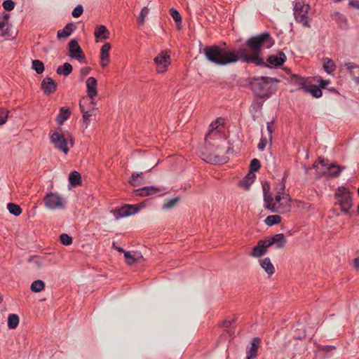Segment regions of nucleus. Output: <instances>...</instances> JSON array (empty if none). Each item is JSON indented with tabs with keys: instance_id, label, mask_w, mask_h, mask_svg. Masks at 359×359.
<instances>
[{
	"instance_id": "nucleus-1",
	"label": "nucleus",
	"mask_w": 359,
	"mask_h": 359,
	"mask_svg": "<svg viewBox=\"0 0 359 359\" xmlns=\"http://www.w3.org/2000/svg\"><path fill=\"white\" fill-rule=\"evenodd\" d=\"M274 39L271 34L264 32L258 35L250 37L245 43L251 53L245 48H233L227 50L226 43L224 46L212 45L204 47L203 53L205 58L210 62L218 66H225L236 63L238 61L252 63L255 65H265L264 59L261 57L262 47L270 48L274 45Z\"/></svg>"
},
{
	"instance_id": "nucleus-2",
	"label": "nucleus",
	"mask_w": 359,
	"mask_h": 359,
	"mask_svg": "<svg viewBox=\"0 0 359 359\" xmlns=\"http://www.w3.org/2000/svg\"><path fill=\"white\" fill-rule=\"evenodd\" d=\"M276 78L268 76L255 77L250 82V86L254 93L261 98H269L277 90L273 83H278Z\"/></svg>"
},
{
	"instance_id": "nucleus-3",
	"label": "nucleus",
	"mask_w": 359,
	"mask_h": 359,
	"mask_svg": "<svg viewBox=\"0 0 359 359\" xmlns=\"http://www.w3.org/2000/svg\"><path fill=\"white\" fill-rule=\"evenodd\" d=\"M287 240L283 233H277L269 240H259L257 245L252 248L250 255L259 257L266 253L268 248L274 245L276 248H283Z\"/></svg>"
},
{
	"instance_id": "nucleus-4",
	"label": "nucleus",
	"mask_w": 359,
	"mask_h": 359,
	"mask_svg": "<svg viewBox=\"0 0 359 359\" xmlns=\"http://www.w3.org/2000/svg\"><path fill=\"white\" fill-rule=\"evenodd\" d=\"M344 169V167H340L335 163H329L327 158L318 157V164L316 165V178L327 176L337 177Z\"/></svg>"
},
{
	"instance_id": "nucleus-5",
	"label": "nucleus",
	"mask_w": 359,
	"mask_h": 359,
	"mask_svg": "<svg viewBox=\"0 0 359 359\" xmlns=\"http://www.w3.org/2000/svg\"><path fill=\"white\" fill-rule=\"evenodd\" d=\"M335 204L340 207L344 214H348L353 205L352 192L344 186L339 187L334 191Z\"/></svg>"
},
{
	"instance_id": "nucleus-6",
	"label": "nucleus",
	"mask_w": 359,
	"mask_h": 359,
	"mask_svg": "<svg viewBox=\"0 0 359 359\" xmlns=\"http://www.w3.org/2000/svg\"><path fill=\"white\" fill-rule=\"evenodd\" d=\"M282 180L283 181L280 184V188L275 196V202L273 201L275 209L277 211H271V212L283 214L289 212L291 208L290 195L287 194L285 196L284 194L285 188L284 182L285 176L283 177Z\"/></svg>"
},
{
	"instance_id": "nucleus-7",
	"label": "nucleus",
	"mask_w": 359,
	"mask_h": 359,
	"mask_svg": "<svg viewBox=\"0 0 359 359\" xmlns=\"http://www.w3.org/2000/svg\"><path fill=\"white\" fill-rule=\"evenodd\" d=\"M311 77L304 78L298 74H292L290 82L297 88L290 91L294 92L295 90H302L305 93H309L314 97V84L311 83Z\"/></svg>"
},
{
	"instance_id": "nucleus-8",
	"label": "nucleus",
	"mask_w": 359,
	"mask_h": 359,
	"mask_svg": "<svg viewBox=\"0 0 359 359\" xmlns=\"http://www.w3.org/2000/svg\"><path fill=\"white\" fill-rule=\"evenodd\" d=\"M310 6L303 1H296L294 5V15L297 22L302 23L304 27H310L308 12Z\"/></svg>"
},
{
	"instance_id": "nucleus-9",
	"label": "nucleus",
	"mask_w": 359,
	"mask_h": 359,
	"mask_svg": "<svg viewBox=\"0 0 359 359\" xmlns=\"http://www.w3.org/2000/svg\"><path fill=\"white\" fill-rule=\"evenodd\" d=\"M67 137H70L71 147L74 145V140L72 137L68 133ZM50 142L54 144V147L62 151L64 154H67L69 151V148L67 145V139L65 135L60 133L59 132H54L50 136Z\"/></svg>"
},
{
	"instance_id": "nucleus-10",
	"label": "nucleus",
	"mask_w": 359,
	"mask_h": 359,
	"mask_svg": "<svg viewBox=\"0 0 359 359\" xmlns=\"http://www.w3.org/2000/svg\"><path fill=\"white\" fill-rule=\"evenodd\" d=\"M43 203L46 208L50 210L65 208V201L57 193L48 192L43 198Z\"/></svg>"
},
{
	"instance_id": "nucleus-11",
	"label": "nucleus",
	"mask_w": 359,
	"mask_h": 359,
	"mask_svg": "<svg viewBox=\"0 0 359 359\" xmlns=\"http://www.w3.org/2000/svg\"><path fill=\"white\" fill-rule=\"evenodd\" d=\"M69 55L80 62L86 63L85 54L76 39H72L68 43Z\"/></svg>"
},
{
	"instance_id": "nucleus-12",
	"label": "nucleus",
	"mask_w": 359,
	"mask_h": 359,
	"mask_svg": "<svg viewBox=\"0 0 359 359\" xmlns=\"http://www.w3.org/2000/svg\"><path fill=\"white\" fill-rule=\"evenodd\" d=\"M142 207L143 205L141 203L136 205L126 204L119 208L115 209L114 216L116 218L130 216L139 212Z\"/></svg>"
},
{
	"instance_id": "nucleus-13",
	"label": "nucleus",
	"mask_w": 359,
	"mask_h": 359,
	"mask_svg": "<svg viewBox=\"0 0 359 359\" xmlns=\"http://www.w3.org/2000/svg\"><path fill=\"white\" fill-rule=\"evenodd\" d=\"M270 184L268 182L262 183V189L264 195V207L269 211H277L273 204V198L270 193Z\"/></svg>"
},
{
	"instance_id": "nucleus-14",
	"label": "nucleus",
	"mask_w": 359,
	"mask_h": 359,
	"mask_svg": "<svg viewBox=\"0 0 359 359\" xmlns=\"http://www.w3.org/2000/svg\"><path fill=\"white\" fill-rule=\"evenodd\" d=\"M287 57L285 54L280 51L278 55H271L266 58V62H264L265 65L261 66L271 68L272 67H280L286 61Z\"/></svg>"
},
{
	"instance_id": "nucleus-15",
	"label": "nucleus",
	"mask_w": 359,
	"mask_h": 359,
	"mask_svg": "<svg viewBox=\"0 0 359 359\" xmlns=\"http://www.w3.org/2000/svg\"><path fill=\"white\" fill-rule=\"evenodd\" d=\"M170 51L163 50L154 58V62L158 68V72H164L168 66L170 64Z\"/></svg>"
},
{
	"instance_id": "nucleus-16",
	"label": "nucleus",
	"mask_w": 359,
	"mask_h": 359,
	"mask_svg": "<svg viewBox=\"0 0 359 359\" xmlns=\"http://www.w3.org/2000/svg\"><path fill=\"white\" fill-rule=\"evenodd\" d=\"M165 190V188L157 187L154 186H147L134 190V194L136 196L143 197L157 194Z\"/></svg>"
},
{
	"instance_id": "nucleus-17",
	"label": "nucleus",
	"mask_w": 359,
	"mask_h": 359,
	"mask_svg": "<svg viewBox=\"0 0 359 359\" xmlns=\"http://www.w3.org/2000/svg\"><path fill=\"white\" fill-rule=\"evenodd\" d=\"M261 345V339L254 337L250 347L246 349V359H255L257 356L258 348Z\"/></svg>"
},
{
	"instance_id": "nucleus-18",
	"label": "nucleus",
	"mask_w": 359,
	"mask_h": 359,
	"mask_svg": "<svg viewBox=\"0 0 359 359\" xmlns=\"http://www.w3.org/2000/svg\"><path fill=\"white\" fill-rule=\"evenodd\" d=\"M97 80L94 77L90 76L88 79H87V80H86L87 94H88V96L91 100L90 104L92 105H93L95 104L93 102V100L97 95Z\"/></svg>"
},
{
	"instance_id": "nucleus-19",
	"label": "nucleus",
	"mask_w": 359,
	"mask_h": 359,
	"mask_svg": "<svg viewBox=\"0 0 359 359\" xmlns=\"http://www.w3.org/2000/svg\"><path fill=\"white\" fill-rule=\"evenodd\" d=\"M41 89L43 90L44 94L50 95L53 93L57 90L56 82L50 77L46 76L41 82Z\"/></svg>"
},
{
	"instance_id": "nucleus-20",
	"label": "nucleus",
	"mask_w": 359,
	"mask_h": 359,
	"mask_svg": "<svg viewBox=\"0 0 359 359\" xmlns=\"http://www.w3.org/2000/svg\"><path fill=\"white\" fill-rule=\"evenodd\" d=\"M111 49V44L109 43H105L100 49V65L102 67H105L109 65L110 62L109 60V50Z\"/></svg>"
},
{
	"instance_id": "nucleus-21",
	"label": "nucleus",
	"mask_w": 359,
	"mask_h": 359,
	"mask_svg": "<svg viewBox=\"0 0 359 359\" xmlns=\"http://www.w3.org/2000/svg\"><path fill=\"white\" fill-rule=\"evenodd\" d=\"M109 32L104 25H100L96 26L94 35L97 41H102L109 38Z\"/></svg>"
},
{
	"instance_id": "nucleus-22",
	"label": "nucleus",
	"mask_w": 359,
	"mask_h": 359,
	"mask_svg": "<svg viewBox=\"0 0 359 359\" xmlns=\"http://www.w3.org/2000/svg\"><path fill=\"white\" fill-rule=\"evenodd\" d=\"M76 28V26L73 22H69L63 29L57 31V36L58 39L67 38L72 34Z\"/></svg>"
},
{
	"instance_id": "nucleus-23",
	"label": "nucleus",
	"mask_w": 359,
	"mask_h": 359,
	"mask_svg": "<svg viewBox=\"0 0 359 359\" xmlns=\"http://www.w3.org/2000/svg\"><path fill=\"white\" fill-rule=\"evenodd\" d=\"M70 109L67 107H62L60 109L59 114H57L55 121L60 126H62L65 121L70 117Z\"/></svg>"
},
{
	"instance_id": "nucleus-24",
	"label": "nucleus",
	"mask_w": 359,
	"mask_h": 359,
	"mask_svg": "<svg viewBox=\"0 0 359 359\" xmlns=\"http://www.w3.org/2000/svg\"><path fill=\"white\" fill-rule=\"evenodd\" d=\"M255 175L254 173H248V175L238 182V187L243 188L245 190H248L250 187L255 180Z\"/></svg>"
},
{
	"instance_id": "nucleus-25",
	"label": "nucleus",
	"mask_w": 359,
	"mask_h": 359,
	"mask_svg": "<svg viewBox=\"0 0 359 359\" xmlns=\"http://www.w3.org/2000/svg\"><path fill=\"white\" fill-rule=\"evenodd\" d=\"M124 257L126 259V262L128 265H133L135 262L140 261V259H142V255L139 252H135L134 255H132L130 252L127 251L124 252Z\"/></svg>"
},
{
	"instance_id": "nucleus-26",
	"label": "nucleus",
	"mask_w": 359,
	"mask_h": 359,
	"mask_svg": "<svg viewBox=\"0 0 359 359\" xmlns=\"http://www.w3.org/2000/svg\"><path fill=\"white\" fill-rule=\"evenodd\" d=\"M84 100H85V99L83 98V100L80 101L79 108L82 113L83 124H85L86 127H87L90 123L89 118L93 115V111H94V109L92 108L91 109H89V110H85L84 106L83 104V102Z\"/></svg>"
},
{
	"instance_id": "nucleus-27",
	"label": "nucleus",
	"mask_w": 359,
	"mask_h": 359,
	"mask_svg": "<svg viewBox=\"0 0 359 359\" xmlns=\"http://www.w3.org/2000/svg\"><path fill=\"white\" fill-rule=\"evenodd\" d=\"M143 172H133L128 182L133 187H139L143 183Z\"/></svg>"
},
{
	"instance_id": "nucleus-28",
	"label": "nucleus",
	"mask_w": 359,
	"mask_h": 359,
	"mask_svg": "<svg viewBox=\"0 0 359 359\" xmlns=\"http://www.w3.org/2000/svg\"><path fill=\"white\" fill-rule=\"evenodd\" d=\"M323 67L326 73L332 74L336 69V65L332 60L325 57L323 59Z\"/></svg>"
},
{
	"instance_id": "nucleus-29",
	"label": "nucleus",
	"mask_w": 359,
	"mask_h": 359,
	"mask_svg": "<svg viewBox=\"0 0 359 359\" xmlns=\"http://www.w3.org/2000/svg\"><path fill=\"white\" fill-rule=\"evenodd\" d=\"M318 82L319 83V85L318 86H316V98L322 97V90H324L325 91V90L327 88V86L330 83V80H324L322 79H318Z\"/></svg>"
},
{
	"instance_id": "nucleus-30",
	"label": "nucleus",
	"mask_w": 359,
	"mask_h": 359,
	"mask_svg": "<svg viewBox=\"0 0 359 359\" xmlns=\"http://www.w3.org/2000/svg\"><path fill=\"white\" fill-rule=\"evenodd\" d=\"M72 65L69 62H65L62 65H60L57 68L56 73L58 75L67 76L72 72Z\"/></svg>"
},
{
	"instance_id": "nucleus-31",
	"label": "nucleus",
	"mask_w": 359,
	"mask_h": 359,
	"mask_svg": "<svg viewBox=\"0 0 359 359\" xmlns=\"http://www.w3.org/2000/svg\"><path fill=\"white\" fill-rule=\"evenodd\" d=\"M69 182L74 187L81 185L82 183L81 174L76 170L72 171L69 175Z\"/></svg>"
},
{
	"instance_id": "nucleus-32",
	"label": "nucleus",
	"mask_w": 359,
	"mask_h": 359,
	"mask_svg": "<svg viewBox=\"0 0 359 359\" xmlns=\"http://www.w3.org/2000/svg\"><path fill=\"white\" fill-rule=\"evenodd\" d=\"M260 265L264 271L269 274L272 275L275 272V269L269 257L260 260Z\"/></svg>"
},
{
	"instance_id": "nucleus-33",
	"label": "nucleus",
	"mask_w": 359,
	"mask_h": 359,
	"mask_svg": "<svg viewBox=\"0 0 359 359\" xmlns=\"http://www.w3.org/2000/svg\"><path fill=\"white\" fill-rule=\"evenodd\" d=\"M280 222L281 217L278 215H269L264 220L265 224L269 226L278 224Z\"/></svg>"
},
{
	"instance_id": "nucleus-34",
	"label": "nucleus",
	"mask_w": 359,
	"mask_h": 359,
	"mask_svg": "<svg viewBox=\"0 0 359 359\" xmlns=\"http://www.w3.org/2000/svg\"><path fill=\"white\" fill-rule=\"evenodd\" d=\"M7 208L9 212L15 216H19L22 213V208L18 204L8 203Z\"/></svg>"
},
{
	"instance_id": "nucleus-35",
	"label": "nucleus",
	"mask_w": 359,
	"mask_h": 359,
	"mask_svg": "<svg viewBox=\"0 0 359 359\" xmlns=\"http://www.w3.org/2000/svg\"><path fill=\"white\" fill-rule=\"evenodd\" d=\"M45 288V283L41 280H34L31 285V290L34 292H40Z\"/></svg>"
},
{
	"instance_id": "nucleus-36",
	"label": "nucleus",
	"mask_w": 359,
	"mask_h": 359,
	"mask_svg": "<svg viewBox=\"0 0 359 359\" xmlns=\"http://www.w3.org/2000/svg\"><path fill=\"white\" fill-rule=\"evenodd\" d=\"M19 324V317L16 314H10L8 317V326L10 329H15Z\"/></svg>"
},
{
	"instance_id": "nucleus-37",
	"label": "nucleus",
	"mask_w": 359,
	"mask_h": 359,
	"mask_svg": "<svg viewBox=\"0 0 359 359\" xmlns=\"http://www.w3.org/2000/svg\"><path fill=\"white\" fill-rule=\"evenodd\" d=\"M332 350V348L330 346H327V347L318 346L316 348V356H318L320 358L327 357L330 355L328 354V352Z\"/></svg>"
},
{
	"instance_id": "nucleus-38",
	"label": "nucleus",
	"mask_w": 359,
	"mask_h": 359,
	"mask_svg": "<svg viewBox=\"0 0 359 359\" xmlns=\"http://www.w3.org/2000/svg\"><path fill=\"white\" fill-rule=\"evenodd\" d=\"M32 69L38 74H41L44 72V64L39 60H32Z\"/></svg>"
},
{
	"instance_id": "nucleus-39",
	"label": "nucleus",
	"mask_w": 359,
	"mask_h": 359,
	"mask_svg": "<svg viewBox=\"0 0 359 359\" xmlns=\"http://www.w3.org/2000/svg\"><path fill=\"white\" fill-rule=\"evenodd\" d=\"M261 167L260 161L257 158H253L250 161V170L248 173H254L255 172H257L259 170V169Z\"/></svg>"
},
{
	"instance_id": "nucleus-40",
	"label": "nucleus",
	"mask_w": 359,
	"mask_h": 359,
	"mask_svg": "<svg viewBox=\"0 0 359 359\" xmlns=\"http://www.w3.org/2000/svg\"><path fill=\"white\" fill-rule=\"evenodd\" d=\"M180 200V197H175L173 198H170L167 200L163 205V209H170L173 208L177 203Z\"/></svg>"
},
{
	"instance_id": "nucleus-41",
	"label": "nucleus",
	"mask_w": 359,
	"mask_h": 359,
	"mask_svg": "<svg viewBox=\"0 0 359 359\" xmlns=\"http://www.w3.org/2000/svg\"><path fill=\"white\" fill-rule=\"evenodd\" d=\"M170 14L173 18V20L175 21L177 25L181 24L182 22V17L180 13L175 10V8H170Z\"/></svg>"
},
{
	"instance_id": "nucleus-42",
	"label": "nucleus",
	"mask_w": 359,
	"mask_h": 359,
	"mask_svg": "<svg viewBox=\"0 0 359 359\" xmlns=\"http://www.w3.org/2000/svg\"><path fill=\"white\" fill-rule=\"evenodd\" d=\"M149 13V9L147 7H144L142 8L140 15L137 18V22L140 25H143L144 24V18Z\"/></svg>"
},
{
	"instance_id": "nucleus-43",
	"label": "nucleus",
	"mask_w": 359,
	"mask_h": 359,
	"mask_svg": "<svg viewBox=\"0 0 359 359\" xmlns=\"http://www.w3.org/2000/svg\"><path fill=\"white\" fill-rule=\"evenodd\" d=\"M60 240L64 245H70L72 243V238L67 233H62L60 236Z\"/></svg>"
},
{
	"instance_id": "nucleus-44",
	"label": "nucleus",
	"mask_w": 359,
	"mask_h": 359,
	"mask_svg": "<svg viewBox=\"0 0 359 359\" xmlns=\"http://www.w3.org/2000/svg\"><path fill=\"white\" fill-rule=\"evenodd\" d=\"M29 262H34L37 268H41L43 266L42 259L37 255H32L28 259Z\"/></svg>"
},
{
	"instance_id": "nucleus-45",
	"label": "nucleus",
	"mask_w": 359,
	"mask_h": 359,
	"mask_svg": "<svg viewBox=\"0 0 359 359\" xmlns=\"http://www.w3.org/2000/svg\"><path fill=\"white\" fill-rule=\"evenodd\" d=\"M83 6L81 5H78L72 11V15L74 18H79L83 14Z\"/></svg>"
},
{
	"instance_id": "nucleus-46",
	"label": "nucleus",
	"mask_w": 359,
	"mask_h": 359,
	"mask_svg": "<svg viewBox=\"0 0 359 359\" xmlns=\"http://www.w3.org/2000/svg\"><path fill=\"white\" fill-rule=\"evenodd\" d=\"M344 67L349 71V74L351 76H353V75H354L353 69H356V68H359V65H358L353 62L345 63Z\"/></svg>"
},
{
	"instance_id": "nucleus-47",
	"label": "nucleus",
	"mask_w": 359,
	"mask_h": 359,
	"mask_svg": "<svg viewBox=\"0 0 359 359\" xmlns=\"http://www.w3.org/2000/svg\"><path fill=\"white\" fill-rule=\"evenodd\" d=\"M3 7L6 11H11L15 7V3L13 0H6L3 3Z\"/></svg>"
},
{
	"instance_id": "nucleus-48",
	"label": "nucleus",
	"mask_w": 359,
	"mask_h": 359,
	"mask_svg": "<svg viewBox=\"0 0 359 359\" xmlns=\"http://www.w3.org/2000/svg\"><path fill=\"white\" fill-rule=\"evenodd\" d=\"M9 111L8 110L3 109L0 114V126L4 124L8 118V114Z\"/></svg>"
},
{
	"instance_id": "nucleus-49",
	"label": "nucleus",
	"mask_w": 359,
	"mask_h": 359,
	"mask_svg": "<svg viewBox=\"0 0 359 359\" xmlns=\"http://www.w3.org/2000/svg\"><path fill=\"white\" fill-rule=\"evenodd\" d=\"M210 161H213L215 163H224L226 162V157L215 156L213 158H210Z\"/></svg>"
},
{
	"instance_id": "nucleus-50",
	"label": "nucleus",
	"mask_w": 359,
	"mask_h": 359,
	"mask_svg": "<svg viewBox=\"0 0 359 359\" xmlns=\"http://www.w3.org/2000/svg\"><path fill=\"white\" fill-rule=\"evenodd\" d=\"M266 144H267V140L266 137H262L260 139V141L258 144V149L261 151H263L266 146Z\"/></svg>"
},
{
	"instance_id": "nucleus-51",
	"label": "nucleus",
	"mask_w": 359,
	"mask_h": 359,
	"mask_svg": "<svg viewBox=\"0 0 359 359\" xmlns=\"http://www.w3.org/2000/svg\"><path fill=\"white\" fill-rule=\"evenodd\" d=\"M273 121H271L270 122H268L267 123V130L269 131V135H270V138L271 139L272 138V133L274 130V128H273Z\"/></svg>"
},
{
	"instance_id": "nucleus-52",
	"label": "nucleus",
	"mask_w": 359,
	"mask_h": 359,
	"mask_svg": "<svg viewBox=\"0 0 359 359\" xmlns=\"http://www.w3.org/2000/svg\"><path fill=\"white\" fill-rule=\"evenodd\" d=\"M234 323V321H231V320H224L222 322V323L220 324V326L221 327H229L231 324Z\"/></svg>"
},
{
	"instance_id": "nucleus-53",
	"label": "nucleus",
	"mask_w": 359,
	"mask_h": 359,
	"mask_svg": "<svg viewBox=\"0 0 359 359\" xmlns=\"http://www.w3.org/2000/svg\"><path fill=\"white\" fill-rule=\"evenodd\" d=\"M10 15L8 13H4L3 18L1 22H4V27L8 24Z\"/></svg>"
},
{
	"instance_id": "nucleus-54",
	"label": "nucleus",
	"mask_w": 359,
	"mask_h": 359,
	"mask_svg": "<svg viewBox=\"0 0 359 359\" xmlns=\"http://www.w3.org/2000/svg\"><path fill=\"white\" fill-rule=\"evenodd\" d=\"M349 4L359 10V0H352L349 1Z\"/></svg>"
},
{
	"instance_id": "nucleus-55",
	"label": "nucleus",
	"mask_w": 359,
	"mask_h": 359,
	"mask_svg": "<svg viewBox=\"0 0 359 359\" xmlns=\"http://www.w3.org/2000/svg\"><path fill=\"white\" fill-rule=\"evenodd\" d=\"M325 92L334 93V94H336V95H338V94H339V92L337 91V90L335 88H334V87L327 88L325 90Z\"/></svg>"
},
{
	"instance_id": "nucleus-56",
	"label": "nucleus",
	"mask_w": 359,
	"mask_h": 359,
	"mask_svg": "<svg viewBox=\"0 0 359 359\" xmlns=\"http://www.w3.org/2000/svg\"><path fill=\"white\" fill-rule=\"evenodd\" d=\"M353 266L356 269H359V257L353 259Z\"/></svg>"
},
{
	"instance_id": "nucleus-57",
	"label": "nucleus",
	"mask_w": 359,
	"mask_h": 359,
	"mask_svg": "<svg viewBox=\"0 0 359 359\" xmlns=\"http://www.w3.org/2000/svg\"><path fill=\"white\" fill-rule=\"evenodd\" d=\"M113 247L119 252H123L124 253V252H126L122 248L115 246V243H113Z\"/></svg>"
},
{
	"instance_id": "nucleus-58",
	"label": "nucleus",
	"mask_w": 359,
	"mask_h": 359,
	"mask_svg": "<svg viewBox=\"0 0 359 359\" xmlns=\"http://www.w3.org/2000/svg\"><path fill=\"white\" fill-rule=\"evenodd\" d=\"M314 167V164L312 165V167H309V166H306V165H304V170H305V173L307 174L309 172V170H311L312 168Z\"/></svg>"
},
{
	"instance_id": "nucleus-59",
	"label": "nucleus",
	"mask_w": 359,
	"mask_h": 359,
	"mask_svg": "<svg viewBox=\"0 0 359 359\" xmlns=\"http://www.w3.org/2000/svg\"><path fill=\"white\" fill-rule=\"evenodd\" d=\"M352 77H353V79L354 80L355 83L356 84H359V76H355L353 75V76H352Z\"/></svg>"
},
{
	"instance_id": "nucleus-60",
	"label": "nucleus",
	"mask_w": 359,
	"mask_h": 359,
	"mask_svg": "<svg viewBox=\"0 0 359 359\" xmlns=\"http://www.w3.org/2000/svg\"><path fill=\"white\" fill-rule=\"evenodd\" d=\"M231 151H232V148L230 147H228V149L226 151V154H229Z\"/></svg>"
},
{
	"instance_id": "nucleus-61",
	"label": "nucleus",
	"mask_w": 359,
	"mask_h": 359,
	"mask_svg": "<svg viewBox=\"0 0 359 359\" xmlns=\"http://www.w3.org/2000/svg\"><path fill=\"white\" fill-rule=\"evenodd\" d=\"M4 27V22L0 21V29H2Z\"/></svg>"
},
{
	"instance_id": "nucleus-62",
	"label": "nucleus",
	"mask_w": 359,
	"mask_h": 359,
	"mask_svg": "<svg viewBox=\"0 0 359 359\" xmlns=\"http://www.w3.org/2000/svg\"><path fill=\"white\" fill-rule=\"evenodd\" d=\"M217 122H218V120H217L215 123H212L210 126H211L212 128H214V126H217Z\"/></svg>"
},
{
	"instance_id": "nucleus-63",
	"label": "nucleus",
	"mask_w": 359,
	"mask_h": 359,
	"mask_svg": "<svg viewBox=\"0 0 359 359\" xmlns=\"http://www.w3.org/2000/svg\"><path fill=\"white\" fill-rule=\"evenodd\" d=\"M82 74H88V71H84V69H82Z\"/></svg>"
},
{
	"instance_id": "nucleus-64",
	"label": "nucleus",
	"mask_w": 359,
	"mask_h": 359,
	"mask_svg": "<svg viewBox=\"0 0 359 359\" xmlns=\"http://www.w3.org/2000/svg\"><path fill=\"white\" fill-rule=\"evenodd\" d=\"M82 74H88V71H84V69H82Z\"/></svg>"
}]
</instances>
